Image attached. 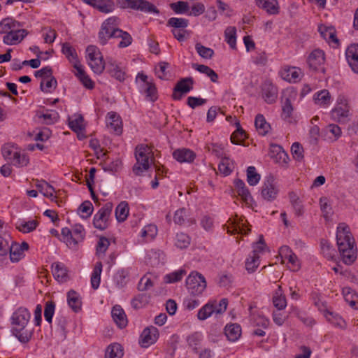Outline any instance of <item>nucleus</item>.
Returning <instances> with one entry per match:
<instances>
[{
	"mask_svg": "<svg viewBox=\"0 0 358 358\" xmlns=\"http://www.w3.org/2000/svg\"><path fill=\"white\" fill-rule=\"evenodd\" d=\"M336 241L342 261L347 265L352 264L357 259V248L350 227L346 224H338Z\"/></svg>",
	"mask_w": 358,
	"mask_h": 358,
	"instance_id": "obj_1",
	"label": "nucleus"
},
{
	"mask_svg": "<svg viewBox=\"0 0 358 358\" xmlns=\"http://www.w3.org/2000/svg\"><path fill=\"white\" fill-rule=\"evenodd\" d=\"M31 314L27 308L20 307L13 313L10 318L12 332L22 343H27L31 337V332L26 329Z\"/></svg>",
	"mask_w": 358,
	"mask_h": 358,
	"instance_id": "obj_2",
	"label": "nucleus"
},
{
	"mask_svg": "<svg viewBox=\"0 0 358 358\" xmlns=\"http://www.w3.org/2000/svg\"><path fill=\"white\" fill-rule=\"evenodd\" d=\"M136 163L133 166V172L136 176H141L150 167L149 159L152 157L151 148L146 145H138L135 150Z\"/></svg>",
	"mask_w": 358,
	"mask_h": 358,
	"instance_id": "obj_3",
	"label": "nucleus"
},
{
	"mask_svg": "<svg viewBox=\"0 0 358 358\" xmlns=\"http://www.w3.org/2000/svg\"><path fill=\"white\" fill-rule=\"evenodd\" d=\"M86 58L89 66L94 73L101 74L104 69L106 64L103 62V56L99 48L95 45H89L86 49Z\"/></svg>",
	"mask_w": 358,
	"mask_h": 358,
	"instance_id": "obj_4",
	"label": "nucleus"
},
{
	"mask_svg": "<svg viewBox=\"0 0 358 358\" xmlns=\"http://www.w3.org/2000/svg\"><path fill=\"white\" fill-rule=\"evenodd\" d=\"M117 4L121 8H131L145 13H154L156 14L159 13L154 4L146 0H117Z\"/></svg>",
	"mask_w": 358,
	"mask_h": 358,
	"instance_id": "obj_5",
	"label": "nucleus"
},
{
	"mask_svg": "<svg viewBox=\"0 0 358 358\" xmlns=\"http://www.w3.org/2000/svg\"><path fill=\"white\" fill-rule=\"evenodd\" d=\"M119 22V18L113 16L108 18L102 23L99 32V41L100 44L106 45L108 41L113 36V32L120 30L117 27Z\"/></svg>",
	"mask_w": 358,
	"mask_h": 358,
	"instance_id": "obj_6",
	"label": "nucleus"
},
{
	"mask_svg": "<svg viewBox=\"0 0 358 358\" xmlns=\"http://www.w3.org/2000/svg\"><path fill=\"white\" fill-rule=\"evenodd\" d=\"M186 287L192 295H199L206 287L205 278L198 272L193 271L186 279Z\"/></svg>",
	"mask_w": 358,
	"mask_h": 358,
	"instance_id": "obj_7",
	"label": "nucleus"
},
{
	"mask_svg": "<svg viewBox=\"0 0 358 358\" xmlns=\"http://www.w3.org/2000/svg\"><path fill=\"white\" fill-rule=\"evenodd\" d=\"M3 157L6 159L13 160L15 165L20 166H27L29 159L24 155H21L17 148L12 144H5L1 149Z\"/></svg>",
	"mask_w": 358,
	"mask_h": 358,
	"instance_id": "obj_8",
	"label": "nucleus"
},
{
	"mask_svg": "<svg viewBox=\"0 0 358 358\" xmlns=\"http://www.w3.org/2000/svg\"><path fill=\"white\" fill-rule=\"evenodd\" d=\"M113 209L112 203H106L94 215L93 218V224L96 229L103 231L108 228L109 225V217Z\"/></svg>",
	"mask_w": 358,
	"mask_h": 358,
	"instance_id": "obj_9",
	"label": "nucleus"
},
{
	"mask_svg": "<svg viewBox=\"0 0 358 358\" xmlns=\"http://www.w3.org/2000/svg\"><path fill=\"white\" fill-rule=\"evenodd\" d=\"M158 337L159 331L156 327L153 326L146 327L140 336L139 345L144 348H148L157 341Z\"/></svg>",
	"mask_w": 358,
	"mask_h": 358,
	"instance_id": "obj_10",
	"label": "nucleus"
},
{
	"mask_svg": "<svg viewBox=\"0 0 358 358\" xmlns=\"http://www.w3.org/2000/svg\"><path fill=\"white\" fill-rule=\"evenodd\" d=\"M194 81L192 78H185L181 79L177 83L173 93V99L180 100L182 99L183 94H187L193 89Z\"/></svg>",
	"mask_w": 358,
	"mask_h": 358,
	"instance_id": "obj_11",
	"label": "nucleus"
},
{
	"mask_svg": "<svg viewBox=\"0 0 358 358\" xmlns=\"http://www.w3.org/2000/svg\"><path fill=\"white\" fill-rule=\"evenodd\" d=\"M279 189L272 177L268 178L262 187V196L267 201H272L277 198Z\"/></svg>",
	"mask_w": 358,
	"mask_h": 358,
	"instance_id": "obj_12",
	"label": "nucleus"
},
{
	"mask_svg": "<svg viewBox=\"0 0 358 358\" xmlns=\"http://www.w3.org/2000/svg\"><path fill=\"white\" fill-rule=\"evenodd\" d=\"M106 127L110 132L116 135L122 133V122L120 116L115 112H109L106 117Z\"/></svg>",
	"mask_w": 358,
	"mask_h": 358,
	"instance_id": "obj_13",
	"label": "nucleus"
},
{
	"mask_svg": "<svg viewBox=\"0 0 358 358\" xmlns=\"http://www.w3.org/2000/svg\"><path fill=\"white\" fill-rule=\"evenodd\" d=\"M19 27L17 29H13L10 33L4 35L3 42L8 45L19 44L27 36L28 31Z\"/></svg>",
	"mask_w": 358,
	"mask_h": 358,
	"instance_id": "obj_14",
	"label": "nucleus"
},
{
	"mask_svg": "<svg viewBox=\"0 0 358 358\" xmlns=\"http://www.w3.org/2000/svg\"><path fill=\"white\" fill-rule=\"evenodd\" d=\"M172 155L173 159L180 164H191L196 157V154L193 150L185 148L175 150Z\"/></svg>",
	"mask_w": 358,
	"mask_h": 358,
	"instance_id": "obj_15",
	"label": "nucleus"
},
{
	"mask_svg": "<svg viewBox=\"0 0 358 358\" xmlns=\"http://www.w3.org/2000/svg\"><path fill=\"white\" fill-rule=\"evenodd\" d=\"M29 249V245L26 242L21 244L12 243L8 244V253H10V259L13 262H17L24 257V251Z\"/></svg>",
	"mask_w": 358,
	"mask_h": 358,
	"instance_id": "obj_16",
	"label": "nucleus"
},
{
	"mask_svg": "<svg viewBox=\"0 0 358 358\" xmlns=\"http://www.w3.org/2000/svg\"><path fill=\"white\" fill-rule=\"evenodd\" d=\"M36 187L45 196L50 198L52 201L57 203L59 206H61L62 201L57 199V196L55 194L56 192L54 187L49 183L45 180H37Z\"/></svg>",
	"mask_w": 358,
	"mask_h": 358,
	"instance_id": "obj_17",
	"label": "nucleus"
},
{
	"mask_svg": "<svg viewBox=\"0 0 358 358\" xmlns=\"http://www.w3.org/2000/svg\"><path fill=\"white\" fill-rule=\"evenodd\" d=\"M280 253L285 259H287L288 263L289 264V268L290 270L292 271H297L300 268V262L297 256L288 246H282L280 249Z\"/></svg>",
	"mask_w": 358,
	"mask_h": 358,
	"instance_id": "obj_18",
	"label": "nucleus"
},
{
	"mask_svg": "<svg viewBox=\"0 0 358 358\" xmlns=\"http://www.w3.org/2000/svg\"><path fill=\"white\" fill-rule=\"evenodd\" d=\"M262 97L264 101L271 104L276 101L278 97V89L271 82L266 81L262 85Z\"/></svg>",
	"mask_w": 358,
	"mask_h": 358,
	"instance_id": "obj_19",
	"label": "nucleus"
},
{
	"mask_svg": "<svg viewBox=\"0 0 358 358\" xmlns=\"http://www.w3.org/2000/svg\"><path fill=\"white\" fill-rule=\"evenodd\" d=\"M347 62L352 71L358 73V44H351L345 51Z\"/></svg>",
	"mask_w": 358,
	"mask_h": 358,
	"instance_id": "obj_20",
	"label": "nucleus"
},
{
	"mask_svg": "<svg viewBox=\"0 0 358 358\" xmlns=\"http://www.w3.org/2000/svg\"><path fill=\"white\" fill-rule=\"evenodd\" d=\"M296 95V92L292 90L287 89L285 92V96L286 97L285 98V101L282 106V111L281 116L285 120H288L291 118L293 112V107L291 103V98L295 97Z\"/></svg>",
	"mask_w": 358,
	"mask_h": 358,
	"instance_id": "obj_21",
	"label": "nucleus"
},
{
	"mask_svg": "<svg viewBox=\"0 0 358 358\" xmlns=\"http://www.w3.org/2000/svg\"><path fill=\"white\" fill-rule=\"evenodd\" d=\"M301 70L294 66H286L281 71V77L289 83H296L301 80Z\"/></svg>",
	"mask_w": 358,
	"mask_h": 358,
	"instance_id": "obj_22",
	"label": "nucleus"
},
{
	"mask_svg": "<svg viewBox=\"0 0 358 358\" xmlns=\"http://www.w3.org/2000/svg\"><path fill=\"white\" fill-rule=\"evenodd\" d=\"M84 3L97 8L103 13L112 12L115 5L111 0H82Z\"/></svg>",
	"mask_w": 358,
	"mask_h": 358,
	"instance_id": "obj_23",
	"label": "nucleus"
},
{
	"mask_svg": "<svg viewBox=\"0 0 358 358\" xmlns=\"http://www.w3.org/2000/svg\"><path fill=\"white\" fill-rule=\"evenodd\" d=\"M324 52L320 49L314 50L308 56V64L310 69L317 70L324 63Z\"/></svg>",
	"mask_w": 358,
	"mask_h": 358,
	"instance_id": "obj_24",
	"label": "nucleus"
},
{
	"mask_svg": "<svg viewBox=\"0 0 358 358\" xmlns=\"http://www.w3.org/2000/svg\"><path fill=\"white\" fill-rule=\"evenodd\" d=\"M229 226L227 229V232L231 234H247L250 231L249 229L247 231L245 229L244 224L243 223V220L238 218V216L236 215L234 218H229L228 220Z\"/></svg>",
	"mask_w": 358,
	"mask_h": 358,
	"instance_id": "obj_25",
	"label": "nucleus"
},
{
	"mask_svg": "<svg viewBox=\"0 0 358 358\" xmlns=\"http://www.w3.org/2000/svg\"><path fill=\"white\" fill-rule=\"evenodd\" d=\"M67 303L69 306L75 313H78L82 308V299L80 295L73 289L67 292Z\"/></svg>",
	"mask_w": 358,
	"mask_h": 358,
	"instance_id": "obj_26",
	"label": "nucleus"
},
{
	"mask_svg": "<svg viewBox=\"0 0 358 358\" xmlns=\"http://www.w3.org/2000/svg\"><path fill=\"white\" fill-rule=\"evenodd\" d=\"M109 74L119 81H123L125 78V73L118 66L115 61L112 59H108L106 66Z\"/></svg>",
	"mask_w": 358,
	"mask_h": 358,
	"instance_id": "obj_27",
	"label": "nucleus"
},
{
	"mask_svg": "<svg viewBox=\"0 0 358 358\" xmlns=\"http://www.w3.org/2000/svg\"><path fill=\"white\" fill-rule=\"evenodd\" d=\"M157 275L148 273L141 278L138 284V289L141 292L148 290L157 282Z\"/></svg>",
	"mask_w": 358,
	"mask_h": 358,
	"instance_id": "obj_28",
	"label": "nucleus"
},
{
	"mask_svg": "<svg viewBox=\"0 0 358 358\" xmlns=\"http://www.w3.org/2000/svg\"><path fill=\"white\" fill-rule=\"evenodd\" d=\"M256 5L266 10L269 15H276L279 13V6L277 0H255Z\"/></svg>",
	"mask_w": 358,
	"mask_h": 358,
	"instance_id": "obj_29",
	"label": "nucleus"
},
{
	"mask_svg": "<svg viewBox=\"0 0 358 358\" xmlns=\"http://www.w3.org/2000/svg\"><path fill=\"white\" fill-rule=\"evenodd\" d=\"M53 275L55 278L59 282H66L69 279L68 269L62 263L56 262L52 264Z\"/></svg>",
	"mask_w": 358,
	"mask_h": 358,
	"instance_id": "obj_30",
	"label": "nucleus"
},
{
	"mask_svg": "<svg viewBox=\"0 0 358 358\" xmlns=\"http://www.w3.org/2000/svg\"><path fill=\"white\" fill-rule=\"evenodd\" d=\"M114 322L120 328H124L127 324V320L124 311L120 306H115L111 311Z\"/></svg>",
	"mask_w": 358,
	"mask_h": 358,
	"instance_id": "obj_31",
	"label": "nucleus"
},
{
	"mask_svg": "<svg viewBox=\"0 0 358 358\" xmlns=\"http://www.w3.org/2000/svg\"><path fill=\"white\" fill-rule=\"evenodd\" d=\"M129 271L128 268L118 269L113 276V281L116 287L121 289L126 286L129 280Z\"/></svg>",
	"mask_w": 358,
	"mask_h": 358,
	"instance_id": "obj_32",
	"label": "nucleus"
},
{
	"mask_svg": "<svg viewBox=\"0 0 358 358\" xmlns=\"http://www.w3.org/2000/svg\"><path fill=\"white\" fill-rule=\"evenodd\" d=\"M23 27V24L11 17L3 19L0 22V34L10 33L13 29Z\"/></svg>",
	"mask_w": 358,
	"mask_h": 358,
	"instance_id": "obj_33",
	"label": "nucleus"
},
{
	"mask_svg": "<svg viewBox=\"0 0 358 358\" xmlns=\"http://www.w3.org/2000/svg\"><path fill=\"white\" fill-rule=\"evenodd\" d=\"M224 334L230 341H236L241 335V327L238 324H227L224 328Z\"/></svg>",
	"mask_w": 358,
	"mask_h": 358,
	"instance_id": "obj_34",
	"label": "nucleus"
},
{
	"mask_svg": "<svg viewBox=\"0 0 358 358\" xmlns=\"http://www.w3.org/2000/svg\"><path fill=\"white\" fill-rule=\"evenodd\" d=\"M255 126L259 134L262 136L266 135L271 129V125L262 114L257 115L255 120Z\"/></svg>",
	"mask_w": 358,
	"mask_h": 358,
	"instance_id": "obj_35",
	"label": "nucleus"
},
{
	"mask_svg": "<svg viewBox=\"0 0 358 358\" xmlns=\"http://www.w3.org/2000/svg\"><path fill=\"white\" fill-rule=\"evenodd\" d=\"M273 303L278 310H283L287 306L286 297L282 292V287L280 285H278V289L273 294Z\"/></svg>",
	"mask_w": 358,
	"mask_h": 358,
	"instance_id": "obj_36",
	"label": "nucleus"
},
{
	"mask_svg": "<svg viewBox=\"0 0 358 358\" xmlns=\"http://www.w3.org/2000/svg\"><path fill=\"white\" fill-rule=\"evenodd\" d=\"M271 153H276L275 161L282 166H286L289 160L287 153L283 150L282 147L278 145H271Z\"/></svg>",
	"mask_w": 358,
	"mask_h": 358,
	"instance_id": "obj_37",
	"label": "nucleus"
},
{
	"mask_svg": "<svg viewBox=\"0 0 358 358\" xmlns=\"http://www.w3.org/2000/svg\"><path fill=\"white\" fill-rule=\"evenodd\" d=\"M188 212L187 209L185 208H180L177 210L173 216V221L176 224L178 225H185L187 222L191 224H194V220H187Z\"/></svg>",
	"mask_w": 358,
	"mask_h": 358,
	"instance_id": "obj_38",
	"label": "nucleus"
},
{
	"mask_svg": "<svg viewBox=\"0 0 358 358\" xmlns=\"http://www.w3.org/2000/svg\"><path fill=\"white\" fill-rule=\"evenodd\" d=\"M112 38H121V41L117 45L120 48L128 47L132 43V37L131 35L128 32L121 29L113 32V36Z\"/></svg>",
	"mask_w": 358,
	"mask_h": 358,
	"instance_id": "obj_39",
	"label": "nucleus"
},
{
	"mask_svg": "<svg viewBox=\"0 0 358 358\" xmlns=\"http://www.w3.org/2000/svg\"><path fill=\"white\" fill-rule=\"evenodd\" d=\"M349 115V110L346 105L342 106H336L331 111L333 119L339 122H345Z\"/></svg>",
	"mask_w": 358,
	"mask_h": 358,
	"instance_id": "obj_40",
	"label": "nucleus"
},
{
	"mask_svg": "<svg viewBox=\"0 0 358 358\" xmlns=\"http://www.w3.org/2000/svg\"><path fill=\"white\" fill-rule=\"evenodd\" d=\"M192 67L199 72L206 74L213 83H217L218 80L217 73L211 68L203 64H193Z\"/></svg>",
	"mask_w": 358,
	"mask_h": 358,
	"instance_id": "obj_41",
	"label": "nucleus"
},
{
	"mask_svg": "<svg viewBox=\"0 0 358 358\" xmlns=\"http://www.w3.org/2000/svg\"><path fill=\"white\" fill-rule=\"evenodd\" d=\"M203 336L201 334L195 332L187 337V343L189 348L192 349L194 352L198 353V350L200 348Z\"/></svg>",
	"mask_w": 358,
	"mask_h": 358,
	"instance_id": "obj_42",
	"label": "nucleus"
},
{
	"mask_svg": "<svg viewBox=\"0 0 358 358\" xmlns=\"http://www.w3.org/2000/svg\"><path fill=\"white\" fill-rule=\"evenodd\" d=\"M102 263L97 262L94 267L91 275V285L94 289L99 288L101 282V274L102 272Z\"/></svg>",
	"mask_w": 358,
	"mask_h": 358,
	"instance_id": "obj_43",
	"label": "nucleus"
},
{
	"mask_svg": "<svg viewBox=\"0 0 358 358\" xmlns=\"http://www.w3.org/2000/svg\"><path fill=\"white\" fill-rule=\"evenodd\" d=\"M123 356V349L121 345L113 343L108 346L105 358H121Z\"/></svg>",
	"mask_w": 358,
	"mask_h": 358,
	"instance_id": "obj_44",
	"label": "nucleus"
},
{
	"mask_svg": "<svg viewBox=\"0 0 358 358\" xmlns=\"http://www.w3.org/2000/svg\"><path fill=\"white\" fill-rule=\"evenodd\" d=\"M321 252L327 259H334L336 257V250L327 240L320 241Z\"/></svg>",
	"mask_w": 358,
	"mask_h": 358,
	"instance_id": "obj_45",
	"label": "nucleus"
},
{
	"mask_svg": "<svg viewBox=\"0 0 358 358\" xmlns=\"http://www.w3.org/2000/svg\"><path fill=\"white\" fill-rule=\"evenodd\" d=\"M314 100L320 106H327L331 103V96L328 90H323L314 95Z\"/></svg>",
	"mask_w": 358,
	"mask_h": 358,
	"instance_id": "obj_46",
	"label": "nucleus"
},
{
	"mask_svg": "<svg viewBox=\"0 0 358 358\" xmlns=\"http://www.w3.org/2000/svg\"><path fill=\"white\" fill-rule=\"evenodd\" d=\"M324 131L328 139L331 141H336L342 134L341 129L337 124H330L325 127Z\"/></svg>",
	"mask_w": 358,
	"mask_h": 358,
	"instance_id": "obj_47",
	"label": "nucleus"
},
{
	"mask_svg": "<svg viewBox=\"0 0 358 358\" xmlns=\"http://www.w3.org/2000/svg\"><path fill=\"white\" fill-rule=\"evenodd\" d=\"M225 41L232 49L236 48V28L235 27H228L224 31Z\"/></svg>",
	"mask_w": 358,
	"mask_h": 358,
	"instance_id": "obj_48",
	"label": "nucleus"
},
{
	"mask_svg": "<svg viewBox=\"0 0 358 358\" xmlns=\"http://www.w3.org/2000/svg\"><path fill=\"white\" fill-rule=\"evenodd\" d=\"M215 310V304L210 301L204 305L198 312L197 317L199 320H205L212 315Z\"/></svg>",
	"mask_w": 358,
	"mask_h": 358,
	"instance_id": "obj_49",
	"label": "nucleus"
},
{
	"mask_svg": "<svg viewBox=\"0 0 358 358\" xmlns=\"http://www.w3.org/2000/svg\"><path fill=\"white\" fill-rule=\"evenodd\" d=\"M62 52L64 55H65L71 63L73 64L79 61L76 50L70 45V43H63Z\"/></svg>",
	"mask_w": 358,
	"mask_h": 358,
	"instance_id": "obj_50",
	"label": "nucleus"
},
{
	"mask_svg": "<svg viewBox=\"0 0 358 358\" xmlns=\"http://www.w3.org/2000/svg\"><path fill=\"white\" fill-rule=\"evenodd\" d=\"M259 256L250 254L245 260V268L248 273H253L260 264Z\"/></svg>",
	"mask_w": 358,
	"mask_h": 358,
	"instance_id": "obj_51",
	"label": "nucleus"
},
{
	"mask_svg": "<svg viewBox=\"0 0 358 358\" xmlns=\"http://www.w3.org/2000/svg\"><path fill=\"white\" fill-rule=\"evenodd\" d=\"M129 215V206L125 201L121 202L115 209V216L119 222L124 221Z\"/></svg>",
	"mask_w": 358,
	"mask_h": 358,
	"instance_id": "obj_52",
	"label": "nucleus"
},
{
	"mask_svg": "<svg viewBox=\"0 0 358 358\" xmlns=\"http://www.w3.org/2000/svg\"><path fill=\"white\" fill-rule=\"evenodd\" d=\"M157 234V227L155 224L146 225L141 231V236L145 238L146 241L153 240Z\"/></svg>",
	"mask_w": 358,
	"mask_h": 358,
	"instance_id": "obj_53",
	"label": "nucleus"
},
{
	"mask_svg": "<svg viewBox=\"0 0 358 358\" xmlns=\"http://www.w3.org/2000/svg\"><path fill=\"white\" fill-rule=\"evenodd\" d=\"M72 236L71 241L73 245H76L79 242L83 240L85 237V230L81 225H75L71 230Z\"/></svg>",
	"mask_w": 358,
	"mask_h": 358,
	"instance_id": "obj_54",
	"label": "nucleus"
},
{
	"mask_svg": "<svg viewBox=\"0 0 358 358\" xmlns=\"http://www.w3.org/2000/svg\"><path fill=\"white\" fill-rule=\"evenodd\" d=\"M327 320L336 327L343 328L345 326V321L338 314L333 312L327 311L324 314Z\"/></svg>",
	"mask_w": 358,
	"mask_h": 358,
	"instance_id": "obj_55",
	"label": "nucleus"
},
{
	"mask_svg": "<svg viewBox=\"0 0 358 358\" xmlns=\"http://www.w3.org/2000/svg\"><path fill=\"white\" fill-rule=\"evenodd\" d=\"M170 8L176 14L188 13L189 6L187 2L179 1L170 4Z\"/></svg>",
	"mask_w": 358,
	"mask_h": 358,
	"instance_id": "obj_56",
	"label": "nucleus"
},
{
	"mask_svg": "<svg viewBox=\"0 0 358 358\" xmlns=\"http://www.w3.org/2000/svg\"><path fill=\"white\" fill-rule=\"evenodd\" d=\"M57 82L54 77L43 80L41 83V90L46 93L52 92L57 87Z\"/></svg>",
	"mask_w": 358,
	"mask_h": 358,
	"instance_id": "obj_57",
	"label": "nucleus"
},
{
	"mask_svg": "<svg viewBox=\"0 0 358 358\" xmlns=\"http://www.w3.org/2000/svg\"><path fill=\"white\" fill-rule=\"evenodd\" d=\"M186 274V271L180 269L169 273L164 276V281L166 283H173L182 280V277Z\"/></svg>",
	"mask_w": 358,
	"mask_h": 358,
	"instance_id": "obj_58",
	"label": "nucleus"
},
{
	"mask_svg": "<svg viewBox=\"0 0 358 358\" xmlns=\"http://www.w3.org/2000/svg\"><path fill=\"white\" fill-rule=\"evenodd\" d=\"M84 119L80 115H75L73 118L69 120L70 128L76 131H80L84 129Z\"/></svg>",
	"mask_w": 358,
	"mask_h": 358,
	"instance_id": "obj_59",
	"label": "nucleus"
},
{
	"mask_svg": "<svg viewBox=\"0 0 358 358\" xmlns=\"http://www.w3.org/2000/svg\"><path fill=\"white\" fill-rule=\"evenodd\" d=\"M260 180V175L256 172L255 167L249 166L247 169V181L250 185H256Z\"/></svg>",
	"mask_w": 358,
	"mask_h": 358,
	"instance_id": "obj_60",
	"label": "nucleus"
},
{
	"mask_svg": "<svg viewBox=\"0 0 358 358\" xmlns=\"http://www.w3.org/2000/svg\"><path fill=\"white\" fill-rule=\"evenodd\" d=\"M78 212L81 217L87 218L91 216L93 213V206L90 201H85L78 208Z\"/></svg>",
	"mask_w": 358,
	"mask_h": 358,
	"instance_id": "obj_61",
	"label": "nucleus"
},
{
	"mask_svg": "<svg viewBox=\"0 0 358 358\" xmlns=\"http://www.w3.org/2000/svg\"><path fill=\"white\" fill-rule=\"evenodd\" d=\"M195 49L199 56L204 59H210L214 55L213 49L203 46L201 43H196L195 45Z\"/></svg>",
	"mask_w": 358,
	"mask_h": 358,
	"instance_id": "obj_62",
	"label": "nucleus"
},
{
	"mask_svg": "<svg viewBox=\"0 0 358 358\" xmlns=\"http://www.w3.org/2000/svg\"><path fill=\"white\" fill-rule=\"evenodd\" d=\"M176 245L179 248H186L190 244L189 236L185 233H178L176 235Z\"/></svg>",
	"mask_w": 358,
	"mask_h": 358,
	"instance_id": "obj_63",
	"label": "nucleus"
},
{
	"mask_svg": "<svg viewBox=\"0 0 358 358\" xmlns=\"http://www.w3.org/2000/svg\"><path fill=\"white\" fill-rule=\"evenodd\" d=\"M170 64L168 62H161L155 67V73L157 77L162 80L167 78V69L169 68Z\"/></svg>",
	"mask_w": 358,
	"mask_h": 358,
	"instance_id": "obj_64",
	"label": "nucleus"
}]
</instances>
